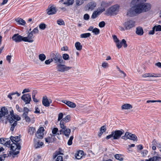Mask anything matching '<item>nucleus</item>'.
I'll return each instance as SVG.
<instances>
[{
  "instance_id": "54",
  "label": "nucleus",
  "mask_w": 161,
  "mask_h": 161,
  "mask_svg": "<svg viewBox=\"0 0 161 161\" xmlns=\"http://www.w3.org/2000/svg\"><path fill=\"white\" fill-rule=\"evenodd\" d=\"M98 25L100 27L103 28L105 26V23L104 21H102L99 23Z\"/></svg>"
},
{
  "instance_id": "6",
  "label": "nucleus",
  "mask_w": 161,
  "mask_h": 161,
  "mask_svg": "<svg viewBox=\"0 0 161 161\" xmlns=\"http://www.w3.org/2000/svg\"><path fill=\"white\" fill-rule=\"evenodd\" d=\"M8 111L7 108L5 107L1 108L0 110V122H3V118L8 114Z\"/></svg>"
},
{
  "instance_id": "25",
  "label": "nucleus",
  "mask_w": 161,
  "mask_h": 161,
  "mask_svg": "<svg viewBox=\"0 0 161 161\" xmlns=\"http://www.w3.org/2000/svg\"><path fill=\"white\" fill-rule=\"evenodd\" d=\"M114 42L116 44V46L118 49H120V47H121V46L119 45L118 43V42L119 41V40L117 38V36L116 35H113L112 36Z\"/></svg>"
},
{
  "instance_id": "51",
  "label": "nucleus",
  "mask_w": 161,
  "mask_h": 161,
  "mask_svg": "<svg viewBox=\"0 0 161 161\" xmlns=\"http://www.w3.org/2000/svg\"><path fill=\"white\" fill-rule=\"evenodd\" d=\"M57 24L59 25H64V22L62 19H59L57 20Z\"/></svg>"
},
{
  "instance_id": "16",
  "label": "nucleus",
  "mask_w": 161,
  "mask_h": 161,
  "mask_svg": "<svg viewBox=\"0 0 161 161\" xmlns=\"http://www.w3.org/2000/svg\"><path fill=\"white\" fill-rule=\"evenodd\" d=\"M62 102L66 104L70 108H75L76 106V105L75 103L70 101L66 100H63L62 101Z\"/></svg>"
},
{
  "instance_id": "13",
  "label": "nucleus",
  "mask_w": 161,
  "mask_h": 161,
  "mask_svg": "<svg viewBox=\"0 0 161 161\" xmlns=\"http://www.w3.org/2000/svg\"><path fill=\"white\" fill-rule=\"evenodd\" d=\"M44 131V129L43 127H40L37 131L36 134V137L38 139H41L43 137L44 133L43 131Z\"/></svg>"
},
{
  "instance_id": "5",
  "label": "nucleus",
  "mask_w": 161,
  "mask_h": 161,
  "mask_svg": "<svg viewBox=\"0 0 161 161\" xmlns=\"http://www.w3.org/2000/svg\"><path fill=\"white\" fill-rule=\"evenodd\" d=\"M121 138L125 140L129 139L134 141L137 140V137L135 135L128 132H125V135L121 137Z\"/></svg>"
},
{
  "instance_id": "4",
  "label": "nucleus",
  "mask_w": 161,
  "mask_h": 161,
  "mask_svg": "<svg viewBox=\"0 0 161 161\" xmlns=\"http://www.w3.org/2000/svg\"><path fill=\"white\" fill-rule=\"evenodd\" d=\"M10 114L6 116L7 119L9 120V122L12 124L14 121V119L16 120V121L19 120L20 119V118L17 115H14V111L12 110L10 111Z\"/></svg>"
},
{
  "instance_id": "15",
  "label": "nucleus",
  "mask_w": 161,
  "mask_h": 161,
  "mask_svg": "<svg viewBox=\"0 0 161 161\" xmlns=\"http://www.w3.org/2000/svg\"><path fill=\"white\" fill-rule=\"evenodd\" d=\"M97 5L96 3L94 1H92L88 3L87 5L88 9L92 10Z\"/></svg>"
},
{
  "instance_id": "8",
  "label": "nucleus",
  "mask_w": 161,
  "mask_h": 161,
  "mask_svg": "<svg viewBox=\"0 0 161 161\" xmlns=\"http://www.w3.org/2000/svg\"><path fill=\"white\" fill-rule=\"evenodd\" d=\"M112 132L114 136L113 139L114 140L119 139L125 132L122 129L116 130Z\"/></svg>"
},
{
  "instance_id": "49",
  "label": "nucleus",
  "mask_w": 161,
  "mask_h": 161,
  "mask_svg": "<svg viewBox=\"0 0 161 161\" xmlns=\"http://www.w3.org/2000/svg\"><path fill=\"white\" fill-rule=\"evenodd\" d=\"M62 57L63 59L65 60H68L69 58V55L66 53L62 55Z\"/></svg>"
},
{
  "instance_id": "10",
  "label": "nucleus",
  "mask_w": 161,
  "mask_h": 161,
  "mask_svg": "<svg viewBox=\"0 0 161 161\" xmlns=\"http://www.w3.org/2000/svg\"><path fill=\"white\" fill-rule=\"evenodd\" d=\"M47 13L49 15L55 14L57 11V9L54 5H50L48 6L47 9L46 10Z\"/></svg>"
},
{
  "instance_id": "44",
  "label": "nucleus",
  "mask_w": 161,
  "mask_h": 161,
  "mask_svg": "<svg viewBox=\"0 0 161 161\" xmlns=\"http://www.w3.org/2000/svg\"><path fill=\"white\" fill-rule=\"evenodd\" d=\"M58 131V129L57 128H54L52 130V133L53 136H55L57 135V132Z\"/></svg>"
},
{
  "instance_id": "7",
  "label": "nucleus",
  "mask_w": 161,
  "mask_h": 161,
  "mask_svg": "<svg viewBox=\"0 0 161 161\" xmlns=\"http://www.w3.org/2000/svg\"><path fill=\"white\" fill-rule=\"evenodd\" d=\"M136 22L133 20H128L123 24L125 30H129L135 25Z\"/></svg>"
},
{
  "instance_id": "21",
  "label": "nucleus",
  "mask_w": 161,
  "mask_h": 161,
  "mask_svg": "<svg viewBox=\"0 0 161 161\" xmlns=\"http://www.w3.org/2000/svg\"><path fill=\"white\" fill-rule=\"evenodd\" d=\"M111 4V3L109 1H103L101 4V7L105 9Z\"/></svg>"
},
{
  "instance_id": "45",
  "label": "nucleus",
  "mask_w": 161,
  "mask_h": 161,
  "mask_svg": "<svg viewBox=\"0 0 161 161\" xmlns=\"http://www.w3.org/2000/svg\"><path fill=\"white\" fill-rule=\"evenodd\" d=\"M19 151H17L16 152H14V151H9V153L10 155H12L13 157H14V156L16 155L19 154Z\"/></svg>"
},
{
  "instance_id": "53",
  "label": "nucleus",
  "mask_w": 161,
  "mask_h": 161,
  "mask_svg": "<svg viewBox=\"0 0 161 161\" xmlns=\"http://www.w3.org/2000/svg\"><path fill=\"white\" fill-rule=\"evenodd\" d=\"M55 161H67L66 160H63V158L61 156H58L57 158L56 159Z\"/></svg>"
},
{
  "instance_id": "42",
  "label": "nucleus",
  "mask_w": 161,
  "mask_h": 161,
  "mask_svg": "<svg viewBox=\"0 0 161 161\" xmlns=\"http://www.w3.org/2000/svg\"><path fill=\"white\" fill-rule=\"evenodd\" d=\"M70 115H67L64 118H63L61 120H62V121H65V122H69L70 119Z\"/></svg>"
},
{
  "instance_id": "17",
  "label": "nucleus",
  "mask_w": 161,
  "mask_h": 161,
  "mask_svg": "<svg viewBox=\"0 0 161 161\" xmlns=\"http://www.w3.org/2000/svg\"><path fill=\"white\" fill-rule=\"evenodd\" d=\"M161 76V74H154L151 73H146L142 75V77L144 78L146 77H157Z\"/></svg>"
},
{
  "instance_id": "59",
  "label": "nucleus",
  "mask_w": 161,
  "mask_h": 161,
  "mask_svg": "<svg viewBox=\"0 0 161 161\" xmlns=\"http://www.w3.org/2000/svg\"><path fill=\"white\" fill-rule=\"evenodd\" d=\"M83 18L84 20H87L89 19L90 16L88 14H86L84 15Z\"/></svg>"
},
{
  "instance_id": "2",
  "label": "nucleus",
  "mask_w": 161,
  "mask_h": 161,
  "mask_svg": "<svg viewBox=\"0 0 161 161\" xmlns=\"http://www.w3.org/2000/svg\"><path fill=\"white\" fill-rule=\"evenodd\" d=\"M50 57L52 59H53V61H54L55 63L62 64L65 62L63 60L61 55L58 52L54 51L51 52Z\"/></svg>"
},
{
  "instance_id": "32",
  "label": "nucleus",
  "mask_w": 161,
  "mask_h": 161,
  "mask_svg": "<svg viewBox=\"0 0 161 161\" xmlns=\"http://www.w3.org/2000/svg\"><path fill=\"white\" fill-rule=\"evenodd\" d=\"M16 21L17 22H18V23L22 25H24L25 24V22L21 18L17 19Z\"/></svg>"
},
{
  "instance_id": "64",
  "label": "nucleus",
  "mask_w": 161,
  "mask_h": 161,
  "mask_svg": "<svg viewBox=\"0 0 161 161\" xmlns=\"http://www.w3.org/2000/svg\"><path fill=\"white\" fill-rule=\"evenodd\" d=\"M63 117V114L62 113H59L58 115V120H60Z\"/></svg>"
},
{
  "instance_id": "63",
  "label": "nucleus",
  "mask_w": 161,
  "mask_h": 161,
  "mask_svg": "<svg viewBox=\"0 0 161 161\" xmlns=\"http://www.w3.org/2000/svg\"><path fill=\"white\" fill-rule=\"evenodd\" d=\"M12 58V56L11 55H8L6 56V60L8 61L9 63L11 62V60Z\"/></svg>"
},
{
  "instance_id": "29",
  "label": "nucleus",
  "mask_w": 161,
  "mask_h": 161,
  "mask_svg": "<svg viewBox=\"0 0 161 161\" xmlns=\"http://www.w3.org/2000/svg\"><path fill=\"white\" fill-rule=\"evenodd\" d=\"M132 108V107L131 105L129 104H124L121 107V108L122 109H130Z\"/></svg>"
},
{
  "instance_id": "58",
  "label": "nucleus",
  "mask_w": 161,
  "mask_h": 161,
  "mask_svg": "<svg viewBox=\"0 0 161 161\" xmlns=\"http://www.w3.org/2000/svg\"><path fill=\"white\" fill-rule=\"evenodd\" d=\"M108 64L107 63L104 62L102 63V66L103 68H106L108 67Z\"/></svg>"
},
{
  "instance_id": "31",
  "label": "nucleus",
  "mask_w": 161,
  "mask_h": 161,
  "mask_svg": "<svg viewBox=\"0 0 161 161\" xmlns=\"http://www.w3.org/2000/svg\"><path fill=\"white\" fill-rule=\"evenodd\" d=\"M51 136H48L47 138H45V140L46 142L47 143H52L53 142V140H52V137L53 136L51 135Z\"/></svg>"
},
{
  "instance_id": "22",
  "label": "nucleus",
  "mask_w": 161,
  "mask_h": 161,
  "mask_svg": "<svg viewBox=\"0 0 161 161\" xmlns=\"http://www.w3.org/2000/svg\"><path fill=\"white\" fill-rule=\"evenodd\" d=\"M10 140L12 142L17 143L20 140V138L18 136L15 137L11 136L10 137Z\"/></svg>"
},
{
  "instance_id": "56",
  "label": "nucleus",
  "mask_w": 161,
  "mask_h": 161,
  "mask_svg": "<svg viewBox=\"0 0 161 161\" xmlns=\"http://www.w3.org/2000/svg\"><path fill=\"white\" fill-rule=\"evenodd\" d=\"M112 138L111 139L112 140H113V138H114V136L112 132H111V134L107 136L106 137V138L107 139H108L110 138Z\"/></svg>"
},
{
  "instance_id": "37",
  "label": "nucleus",
  "mask_w": 161,
  "mask_h": 161,
  "mask_svg": "<svg viewBox=\"0 0 161 161\" xmlns=\"http://www.w3.org/2000/svg\"><path fill=\"white\" fill-rule=\"evenodd\" d=\"M17 143L15 142H13L11 144L10 147L11 149L13 151H15L16 149Z\"/></svg>"
},
{
  "instance_id": "43",
  "label": "nucleus",
  "mask_w": 161,
  "mask_h": 161,
  "mask_svg": "<svg viewBox=\"0 0 161 161\" xmlns=\"http://www.w3.org/2000/svg\"><path fill=\"white\" fill-rule=\"evenodd\" d=\"M154 29H155L156 31H161V25H155L153 27Z\"/></svg>"
},
{
  "instance_id": "36",
  "label": "nucleus",
  "mask_w": 161,
  "mask_h": 161,
  "mask_svg": "<svg viewBox=\"0 0 161 161\" xmlns=\"http://www.w3.org/2000/svg\"><path fill=\"white\" fill-rule=\"evenodd\" d=\"M46 58V56L44 54H41L39 55V58L42 61H44Z\"/></svg>"
},
{
  "instance_id": "20",
  "label": "nucleus",
  "mask_w": 161,
  "mask_h": 161,
  "mask_svg": "<svg viewBox=\"0 0 161 161\" xmlns=\"http://www.w3.org/2000/svg\"><path fill=\"white\" fill-rule=\"evenodd\" d=\"M15 95H16L17 97H19L20 96V94L17 92H13L9 93L8 95V97L10 100H12L13 99V97L14 98H16V96H15Z\"/></svg>"
},
{
  "instance_id": "12",
  "label": "nucleus",
  "mask_w": 161,
  "mask_h": 161,
  "mask_svg": "<svg viewBox=\"0 0 161 161\" xmlns=\"http://www.w3.org/2000/svg\"><path fill=\"white\" fill-rule=\"evenodd\" d=\"M21 99L24 101L26 104L29 103L31 100V95L30 93L23 94L21 97Z\"/></svg>"
},
{
  "instance_id": "46",
  "label": "nucleus",
  "mask_w": 161,
  "mask_h": 161,
  "mask_svg": "<svg viewBox=\"0 0 161 161\" xmlns=\"http://www.w3.org/2000/svg\"><path fill=\"white\" fill-rule=\"evenodd\" d=\"M92 32L94 33L95 35H97L99 33L100 31L98 29L95 28L93 29Z\"/></svg>"
},
{
  "instance_id": "41",
  "label": "nucleus",
  "mask_w": 161,
  "mask_h": 161,
  "mask_svg": "<svg viewBox=\"0 0 161 161\" xmlns=\"http://www.w3.org/2000/svg\"><path fill=\"white\" fill-rule=\"evenodd\" d=\"M105 9L103 8L101 6L100 7H98L96 11L98 12L100 14L103 12L105 11Z\"/></svg>"
},
{
  "instance_id": "11",
  "label": "nucleus",
  "mask_w": 161,
  "mask_h": 161,
  "mask_svg": "<svg viewBox=\"0 0 161 161\" xmlns=\"http://www.w3.org/2000/svg\"><path fill=\"white\" fill-rule=\"evenodd\" d=\"M24 37L19 34H14L12 37V40L16 42H19L22 41L25 42Z\"/></svg>"
},
{
  "instance_id": "33",
  "label": "nucleus",
  "mask_w": 161,
  "mask_h": 161,
  "mask_svg": "<svg viewBox=\"0 0 161 161\" xmlns=\"http://www.w3.org/2000/svg\"><path fill=\"white\" fill-rule=\"evenodd\" d=\"M74 0H67V1L64 2L63 4L67 6H69L72 5L74 3Z\"/></svg>"
},
{
  "instance_id": "57",
  "label": "nucleus",
  "mask_w": 161,
  "mask_h": 161,
  "mask_svg": "<svg viewBox=\"0 0 161 161\" xmlns=\"http://www.w3.org/2000/svg\"><path fill=\"white\" fill-rule=\"evenodd\" d=\"M38 30L37 27H36L32 31H31V32L32 33L34 34H36L37 33H38Z\"/></svg>"
},
{
  "instance_id": "34",
  "label": "nucleus",
  "mask_w": 161,
  "mask_h": 161,
  "mask_svg": "<svg viewBox=\"0 0 161 161\" xmlns=\"http://www.w3.org/2000/svg\"><path fill=\"white\" fill-rule=\"evenodd\" d=\"M100 14L96 11H94L91 16V18L92 19H94L96 18Z\"/></svg>"
},
{
  "instance_id": "60",
  "label": "nucleus",
  "mask_w": 161,
  "mask_h": 161,
  "mask_svg": "<svg viewBox=\"0 0 161 161\" xmlns=\"http://www.w3.org/2000/svg\"><path fill=\"white\" fill-rule=\"evenodd\" d=\"M53 61V59L50 58L48 60H46L45 63L46 64H49L50 63Z\"/></svg>"
},
{
  "instance_id": "30",
  "label": "nucleus",
  "mask_w": 161,
  "mask_h": 161,
  "mask_svg": "<svg viewBox=\"0 0 161 161\" xmlns=\"http://www.w3.org/2000/svg\"><path fill=\"white\" fill-rule=\"evenodd\" d=\"M75 46L77 50L80 51L82 49V46L80 42H76L75 44Z\"/></svg>"
},
{
  "instance_id": "61",
  "label": "nucleus",
  "mask_w": 161,
  "mask_h": 161,
  "mask_svg": "<svg viewBox=\"0 0 161 161\" xmlns=\"http://www.w3.org/2000/svg\"><path fill=\"white\" fill-rule=\"evenodd\" d=\"M106 130V127L105 125L102 126L100 128V130L103 132H105Z\"/></svg>"
},
{
  "instance_id": "19",
  "label": "nucleus",
  "mask_w": 161,
  "mask_h": 161,
  "mask_svg": "<svg viewBox=\"0 0 161 161\" xmlns=\"http://www.w3.org/2000/svg\"><path fill=\"white\" fill-rule=\"evenodd\" d=\"M161 159V155L159 156H154L148 159L145 160V161H160Z\"/></svg>"
},
{
  "instance_id": "62",
  "label": "nucleus",
  "mask_w": 161,
  "mask_h": 161,
  "mask_svg": "<svg viewBox=\"0 0 161 161\" xmlns=\"http://www.w3.org/2000/svg\"><path fill=\"white\" fill-rule=\"evenodd\" d=\"M148 153V151L146 150H143L141 152V154L143 156H146Z\"/></svg>"
},
{
  "instance_id": "28",
  "label": "nucleus",
  "mask_w": 161,
  "mask_h": 161,
  "mask_svg": "<svg viewBox=\"0 0 161 161\" xmlns=\"http://www.w3.org/2000/svg\"><path fill=\"white\" fill-rule=\"evenodd\" d=\"M84 152L83 151H80L78 152L75 155V158L78 159H80L83 155Z\"/></svg>"
},
{
  "instance_id": "52",
  "label": "nucleus",
  "mask_w": 161,
  "mask_h": 161,
  "mask_svg": "<svg viewBox=\"0 0 161 161\" xmlns=\"http://www.w3.org/2000/svg\"><path fill=\"white\" fill-rule=\"evenodd\" d=\"M74 137L73 136H71L70 137L69 139V140L68 142V144L69 145H71L72 143V140L73 139Z\"/></svg>"
},
{
  "instance_id": "1",
  "label": "nucleus",
  "mask_w": 161,
  "mask_h": 161,
  "mask_svg": "<svg viewBox=\"0 0 161 161\" xmlns=\"http://www.w3.org/2000/svg\"><path fill=\"white\" fill-rule=\"evenodd\" d=\"M147 1L132 0L130 4L133 6L129 9L127 14L131 16H135L150 11L151 8V5L149 3H146Z\"/></svg>"
},
{
  "instance_id": "23",
  "label": "nucleus",
  "mask_w": 161,
  "mask_h": 161,
  "mask_svg": "<svg viewBox=\"0 0 161 161\" xmlns=\"http://www.w3.org/2000/svg\"><path fill=\"white\" fill-rule=\"evenodd\" d=\"M136 33L137 35L140 36L143 35V31L142 28L140 27H137L136 28Z\"/></svg>"
},
{
  "instance_id": "9",
  "label": "nucleus",
  "mask_w": 161,
  "mask_h": 161,
  "mask_svg": "<svg viewBox=\"0 0 161 161\" xmlns=\"http://www.w3.org/2000/svg\"><path fill=\"white\" fill-rule=\"evenodd\" d=\"M72 67L66 66L62 64H58L56 66V68L58 71L64 72L68 71Z\"/></svg>"
},
{
  "instance_id": "50",
  "label": "nucleus",
  "mask_w": 161,
  "mask_h": 161,
  "mask_svg": "<svg viewBox=\"0 0 161 161\" xmlns=\"http://www.w3.org/2000/svg\"><path fill=\"white\" fill-rule=\"evenodd\" d=\"M46 25L43 23H41L39 25V28L42 30H44L46 28Z\"/></svg>"
},
{
  "instance_id": "39",
  "label": "nucleus",
  "mask_w": 161,
  "mask_h": 161,
  "mask_svg": "<svg viewBox=\"0 0 161 161\" xmlns=\"http://www.w3.org/2000/svg\"><path fill=\"white\" fill-rule=\"evenodd\" d=\"M29 111V110L27 108L24 107L23 109L24 113L22 116L27 115Z\"/></svg>"
},
{
  "instance_id": "48",
  "label": "nucleus",
  "mask_w": 161,
  "mask_h": 161,
  "mask_svg": "<svg viewBox=\"0 0 161 161\" xmlns=\"http://www.w3.org/2000/svg\"><path fill=\"white\" fill-rule=\"evenodd\" d=\"M60 126L61 129L63 130H64L66 128V126L64 125V124L62 120H61L60 123Z\"/></svg>"
},
{
  "instance_id": "3",
  "label": "nucleus",
  "mask_w": 161,
  "mask_h": 161,
  "mask_svg": "<svg viewBox=\"0 0 161 161\" xmlns=\"http://www.w3.org/2000/svg\"><path fill=\"white\" fill-rule=\"evenodd\" d=\"M119 6L118 5H114L108 9L107 11V14L109 15L117 14L119 12Z\"/></svg>"
},
{
  "instance_id": "35",
  "label": "nucleus",
  "mask_w": 161,
  "mask_h": 161,
  "mask_svg": "<svg viewBox=\"0 0 161 161\" xmlns=\"http://www.w3.org/2000/svg\"><path fill=\"white\" fill-rule=\"evenodd\" d=\"M91 36V34L89 33H83L80 35V37L81 38H86L89 37Z\"/></svg>"
},
{
  "instance_id": "26",
  "label": "nucleus",
  "mask_w": 161,
  "mask_h": 161,
  "mask_svg": "<svg viewBox=\"0 0 161 161\" xmlns=\"http://www.w3.org/2000/svg\"><path fill=\"white\" fill-rule=\"evenodd\" d=\"M43 145V143L42 142L38 141L35 143L34 147L35 148L37 149L40 148Z\"/></svg>"
},
{
  "instance_id": "14",
  "label": "nucleus",
  "mask_w": 161,
  "mask_h": 161,
  "mask_svg": "<svg viewBox=\"0 0 161 161\" xmlns=\"http://www.w3.org/2000/svg\"><path fill=\"white\" fill-rule=\"evenodd\" d=\"M25 42H32L34 40L33 38L34 37L33 34L31 32L29 33L27 37H24Z\"/></svg>"
},
{
  "instance_id": "18",
  "label": "nucleus",
  "mask_w": 161,
  "mask_h": 161,
  "mask_svg": "<svg viewBox=\"0 0 161 161\" xmlns=\"http://www.w3.org/2000/svg\"><path fill=\"white\" fill-rule=\"evenodd\" d=\"M51 103L48 100L46 96L44 97L42 99V104L45 107H48L50 105V104Z\"/></svg>"
},
{
  "instance_id": "55",
  "label": "nucleus",
  "mask_w": 161,
  "mask_h": 161,
  "mask_svg": "<svg viewBox=\"0 0 161 161\" xmlns=\"http://www.w3.org/2000/svg\"><path fill=\"white\" fill-rule=\"evenodd\" d=\"M121 43H123V46L124 48H125L127 47V45L126 43V42L124 39H123L122 40Z\"/></svg>"
},
{
  "instance_id": "47",
  "label": "nucleus",
  "mask_w": 161,
  "mask_h": 161,
  "mask_svg": "<svg viewBox=\"0 0 161 161\" xmlns=\"http://www.w3.org/2000/svg\"><path fill=\"white\" fill-rule=\"evenodd\" d=\"M84 2V0H76V3L77 5L80 6Z\"/></svg>"
},
{
  "instance_id": "27",
  "label": "nucleus",
  "mask_w": 161,
  "mask_h": 161,
  "mask_svg": "<svg viewBox=\"0 0 161 161\" xmlns=\"http://www.w3.org/2000/svg\"><path fill=\"white\" fill-rule=\"evenodd\" d=\"M36 131L35 128L32 127H29L28 129V133L31 135H33Z\"/></svg>"
},
{
  "instance_id": "38",
  "label": "nucleus",
  "mask_w": 161,
  "mask_h": 161,
  "mask_svg": "<svg viewBox=\"0 0 161 161\" xmlns=\"http://www.w3.org/2000/svg\"><path fill=\"white\" fill-rule=\"evenodd\" d=\"M115 158L119 160L122 161L123 160V158L121 154H116L114 156Z\"/></svg>"
},
{
  "instance_id": "24",
  "label": "nucleus",
  "mask_w": 161,
  "mask_h": 161,
  "mask_svg": "<svg viewBox=\"0 0 161 161\" xmlns=\"http://www.w3.org/2000/svg\"><path fill=\"white\" fill-rule=\"evenodd\" d=\"M71 132V130L69 128H66L63 130V134L64 135L68 137Z\"/></svg>"
},
{
  "instance_id": "40",
  "label": "nucleus",
  "mask_w": 161,
  "mask_h": 161,
  "mask_svg": "<svg viewBox=\"0 0 161 161\" xmlns=\"http://www.w3.org/2000/svg\"><path fill=\"white\" fill-rule=\"evenodd\" d=\"M13 123L12 124H11V127L10 128V130L12 131H13L15 127L17 125V121H14L13 122Z\"/></svg>"
}]
</instances>
